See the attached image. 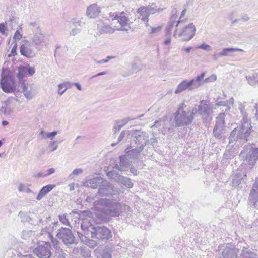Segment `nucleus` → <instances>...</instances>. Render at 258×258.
I'll list each match as a JSON object with an SVG mask.
<instances>
[{"label":"nucleus","mask_w":258,"mask_h":258,"mask_svg":"<svg viewBox=\"0 0 258 258\" xmlns=\"http://www.w3.org/2000/svg\"><path fill=\"white\" fill-rule=\"evenodd\" d=\"M245 177L246 174L244 171L238 170L233 177L232 182V187L235 188L237 187L243 181L244 178Z\"/></svg>","instance_id":"23"},{"label":"nucleus","mask_w":258,"mask_h":258,"mask_svg":"<svg viewBox=\"0 0 258 258\" xmlns=\"http://www.w3.org/2000/svg\"><path fill=\"white\" fill-rule=\"evenodd\" d=\"M195 49H201L208 51L211 50V47L209 45L205 43H203L200 45L197 46L195 47Z\"/></svg>","instance_id":"46"},{"label":"nucleus","mask_w":258,"mask_h":258,"mask_svg":"<svg viewBox=\"0 0 258 258\" xmlns=\"http://www.w3.org/2000/svg\"><path fill=\"white\" fill-rule=\"evenodd\" d=\"M66 214L59 215V220L63 225L70 227V222L68 219L66 218Z\"/></svg>","instance_id":"45"},{"label":"nucleus","mask_w":258,"mask_h":258,"mask_svg":"<svg viewBox=\"0 0 258 258\" xmlns=\"http://www.w3.org/2000/svg\"><path fill=\"white\" fill-rule=\"evenodd\" d=\"M55 171V170L54 168H49L46 171V175L47 176L53 174Z\"/></svg>","instance_id":"63"},{"label":"nucleus","mask_w":258,"mask_h":258,"mask_svg":"<svg viewBox=\"0 0 258 258\" xmlns=\"http://www.w3.org/2000/svg\"><path fill=\"white\" fill-rule=\"evenodd\" d=\"M250 19V18L247 14H243L241 17V20L243 21H247Z\"/></svg>","instance_id":"64"},{"label":"nucleus","mask_w":258,"mask_h":258,"mask_svg":"<svg viewBox=\"0 0 258 258\" xmlns=\"http://www.w3.org/2000/svg\"><path fill=\"white\" fill-rule=\"evenodd\" d=\"M225 113H221L216 117V122L213 130L215 137L221 139L222 135L224 133L225 129Z\"/></svg>","instance_id":"13"},{"label":"nucleus","mask_w":258,"mask_h":258,"mask_svg":"<svg viewBox=\"0 0 258 258\" xmlns=\"http://www.w3.org/2000/svg\"><path fill=\"white\" fill-rule=\"evenodd\" d=\"M57 134V131H53L52 132H45L42 130L40 132V135L43 139L50 138L53 139Z\"/></svg>","instance_id":"41"},{"label":"nucleus","mask_w":258,"mask_h":258,"mask_svg":"<svg viewBox=\"0 0 258 258\" xmlns=\"http://www.w3.org/2000/svg\"><path fill=\"white\" fill-rule=\"evenodd\" d=\"M26 73L30 76H32L34 74L35 71L34 68L30 67L29 65L24 66Z\"/></svg>","instance_id":"49"},{"label":"nucleus","mask_w":258,"mask_h":258,"mask_svg":"<svg viewBox=\"0 0 258 258\" xmlns=\"http://www.w3.org/2000/svg\"><path fill=\"white\" fill-rule=\"evenodd\" d=\"M19 87L20 88L21 91L23 93L25 97L28 100H30L33 98V95L32 94L31 90H28L27 85L24 82L19 84Z\"/></svg>","instance_id":"29"},{"label":"nucleus","mask_w":258,"mask_h":258,"mask_svg":"<svg viewBox=\"0 0 258 258\" xmlns=\"http://www.w3.org/2000/svg\"><path fill=\"white\" fill-rule=\"evenodd\" d=\"M252 131L251 122L247 117L242 118L241 125L235 128L231 133L229 136L230 143L236 140L245 143L247 141V137L250 135Z\"/></svg>","instance_id":"3"},{"label":"nucleus","mask_w":258,"mask_h":258,"mask_svg":"<svg viewBox=\"0 0 258 258\" xmlns=\"http://www.w3.org/2000/svg\"><path fill=\"white\" fill-rule=\"evenodd\" d=\"M7 30V24L6 23H2L0 24V33L2 35H5L6 34V31Z\"/></svg>","instance_id":"51"},{"label":"nucleus","mask_w":258,"mask_h":258,"mask_svg":"<svg viewBox=\"0 0 258 258\" xmlns=\"http://www.w3.org/2000/svg\"><path fill=\"white\" fill-rule=\"evenodd\" d=\"M163 10V8H157L155 3H152L147 6H142L137 10V13L140 15V17L142 21L146 23V26H148L149 21V16L151 14H154L156 13H160Z\"/></svg>","instance_id":"9"},{"label":"nucleus","mask_w":258,"mask_h":258,"mask_svg":"<svg viewBox=\"0 0 258 258\" xmlns=\"http://www.w3.org/2000/svg\"><path fill=\"white\" fill-rule=\"evenodd\" d=\"M232 142L229 143L223 155L224 158L226 159H231L235 155V150L233 148V145H230Z\"/></svg>","instance_id":"30"},{"label":"nucleus","mask_w":258,"mask_h":258,"mask_svg":"<svg viewBox=\"0 0 258 258\" xmlns=\"http://www.w3.org/2000/svg\"><path fill=\"white\" fill-rule=\"evenodd\" d=\"M186 105L184 102L179 104L178 110L175 113V122L177 126H187L191 124L194 119L196 108L186 111Z\"/></svg>","instance_id":"4"},{"label":"nucleus","mask_w":258,"mask_h":258,"mask_svg":"<svg viewBox=\"0 0 258 258\" xmlns=\"http://www.w3.org/2000/svg\"><path fill=\"white\" fill-rule=\"evenodd\" d=\"M127 160V159L125 156H120L119 164H116L114 168L121 171L127 170L129 166V164Z\"/></svg>","instance_id":"27"},{"label":"nucleus","mask_w":258,"mask_h":258,"mask_svg":"<svg viewBox=\"0 0 258 258\" xmlns=\"http://www.w3.org/2000/svg\"><path fill=\"white\" fill-rule=\"evenodd\" d=\"M83 23L81 19H79L78 18H73L69 22V25L71 26L75 27H79L81 28L82 26Z\"/></svg>","instance_id":"42"},{"label":"nucleus","mask_w":258,"mask_h":258,"mask_svg":"<svg viewBox=\"0 0 258 258\" xmlns=\"http://www.w3.org/2000/svg\"><path fill=\"white\" fill-rule=\"evenodd\" d=\"M67 84H71V82H64L58 85V94L59 95L61 96L69 88Z\"/></svg>","instance_id":"38"},{"label":"nucleus","mask_w":258,"mask_h":258,"mask_svg":"<svg viewBox=\"0 0 258 258\" xmlns=\"http://www.w3.org/2000/svg\"><path fill=\"white\" fill-rule=\"evenodd\" d=\"M0 86L3 91L10 93L18 90L14 81V78L11 75H4L0 82Z\"/></svg>","instance_id":"11"},{"label":"nucleus","mask_w":258,"mask_h":258,"mask_svg":"<svg viewBox=\"0 0 258 258\" xmlns=\"http://www.w3.org/2000/svg\"><path fill=\"white\" fill-rule=\"evenodd\" d=\"M134 118L127 117L121 120H116L113 126V130L114 134L117 133L125 125L130 121L134 120Z\"/></svg>","instance_id":"26"},{"label":"nucleus","mask_w":258,"mask_h":258,"mask_svg":"<svg viewBox=\"0 0 258 258\" xmlns=\"http://www.w3.org/2000/svg\"><path fill=\"white\" fill-rule=\"evenodd\" d=\"M113 57H111V56H107L106 59H102V60H99L97 62V63H98L99 64H103L104 63L107 62L110 59H111Z\"/></svg>","instance_id":"62"},{"label":"nucleus","mask_w":258,"mask_h":258,"mask_svg":"<svg viewBox=\"0 0 258 258\" xmlns=\"http://www.w3.org/2000/svg\"><path fill=\"white\" fill-rule=\"evenodd\" d=\"M81 28L79 27H73V29L70 32V35L75 36L79 34L81 31Z\"/></svg>","instance_id":"50"},{"label":"nucleus","mask_w":258,"mask_h":258,"mask_svg":"<svg viewBox=\"0 0 258 258\" xmlns=\"http://www.w3.org/2000/svg\"><path fill=\"white\" fill-rule=\"evenodd\" d=\"M49 36L42 32L41 30L34 33L31 38L32 46L38 51L47 47L49 44Z\"/></svg>","instance_id":"8"},{"label":"nucleus","mask_w":258,"mask_h":258,"mask_svg":"<svg viewBox=\"0 0 258 258\" xmlns=\"http://www.w3.org/2000/svg\"><path fill=\"white\" fill-rule=\"evenodd\" d=\"M117 183H121L128 188H131L133 187V183L131 179L122 175L117 179Z\"/></svg>","instance_id":"33"},{"label":"nucleus","mask_w":258,"mask_h":258,"mask_svg":"<svg viewBox=\"0 0 258 258\" xmlns=\"http://www.w3.org/2000/svg\"><path fill=\"white\" fill-rule=\"evenodd\" d=\"M116 20H117L122 27V28H116V30L127 31L131 28L130 27L128 26V18L126 17V14L124 12H122L116 15L114 18L112 19V21Z\"/></svg>","instance_id":"18"},{"label":"nucleus","mask_w":258,"mask_h":258,"mask_svg":"<svg viewBox=\"0 0 258 258\" xmlns=\"http://www.w3.org/2000/svg\"><path fill=\"white\" fill-rule=\"evenodd\" d=\"M131 136L134 138V141L139 146L144 148L149 141V135L145 131L141 130H132Z\"/></svg>","instance_id":"12"},{"label":"nucleus","mask_w":258,"mask_h":258,"mask_svg":"<svg viewBox=\"0 0 258 258\" xmlns=\"http://www.w3.org/2000/svg\"><path fill=\"white\" fill-rule=\"evenodd\" d=\"M96 196H97V195L88 196L86 199V201L88 203H91V202H92L93 201L94 202V201H96L95 200V198H96ZM93 209L94 211V207L93 208Z\"/></svg>","instance_id":"56"},{"label":"nucleus","mask_w":258,"mask_h":258,"mask_svg":"<svg viewBox=\"0 0 258 258\" xmlns=\"http://www.w3.org/2000/svg\"><path fill=\"white\" fill-rule=\"evenodd\" d=\"M83 172V170L82 168L75 169L72 171V173L69 175V177H71L72 175H78L79 174L82 173Z\"/></svg>","instance_id":"55"},{"label":"nucleus","mask_w":258,"mask_h":258,"mask_svg":"<svg viewBox=\"0 0 258 258\" xmlns=\"http://www.w3.org/2000/svg\"><path fill=\"white\" fill-rule=\"evenodd\" d=\"M113 246L107 245L104 247H98L94 250L97 258H112Z\"/></svg>","instance_id":"16"},{"label":"nucleus","mask_w":258,"mask_h":258,"mask_svg":"<svg viewBox=\"0 0 258 258\" xmlns=\"http://www.w3.org/2000/svg\"><path fill=\"white\" fill-rule=\"evenodd\" d=\"M57 236L67 245L75 242V238L69 229L61 228L58 230Z\"/></svg>","instance_id":"14"},{"label":"nucleus","mask_w":258,"mask_h":258,"mask_svg":"<svg viewBox=\"0 0 258 258\" xmlns=\"http://www.w3.org/2000/svg\"><path fill=\"white\" fill-rule=\"evenodd\" d=\"M101 12L100 7L96 4H93L87 8L86 15L90 18H95Z\"/></svg>","instance_id":"21"},{"label":"nucleus","mask_w":258,"mask_h":258,"mask_svg":"<svg viewBox=\"0 0 258 258\" xmlns=\"http://www.w3.org/2000/svg\"><path fill=\"white\" fill-rule=\"evenodd\" d=\"M57 144L56 141H51L49 144L48 148L51 152L56 150L57 148Z\"/></svg>","instance_id":"48"},{"label":"nucleus","mask_w":258,"mask_h":258,"mask_svg":"<svg viewBox=\"0 0 258 258\" xmlns=\"http://www.w3.org/2000/svg\"><path fill=\"white\" fill-rule=\"evenodd\" d=\"M18 73L17 74V77L19 80V84L24 82L25 83V80H23V78L26 76L27 73L26 72L25 68L24 66L20 67L18 69Z\"/></svg>","instance_id":"36"},{"label":"nucleus","mask_w":258,"mask_h":258,"mask_svg":"<svg viewBox=\"0 0 258 258\" xmlns=\"http://www.w3.org/2000/svg\"><path fill=\"white\" fill-rule=\"evenodd\" d=\"M103 179L101 177H96L86 180L84 182L83 184L84 186L96 189L97 188L99 184H101L103 181Z\"/></svg>","instance_id":"24"},{"label":"nucleus","mask_w":258,"mask_h":258,"mask_svg":"<svg viewBox=\"0 0 258 258\" xmlns=\"http://www.w3.org/2000/svg\"><path fill=\"white\" fill-rule=\"evenodd\" d=\"M107 176L109 178L114 180L116 182H117V179L121 176L117 172L114 170L108 172Z\"/></svg>","instance_id":"43"},{"label":"nucleus","mask_w":258,"mask_h":258,"mask_svg":"<svg viewBox=\"0 0 258 258\" xmlns=\"http://www.w3.org/2000/svg\"><path fill=\"white\" fill-rule=\"evenodd\" d=\"M249 203L255 208L258 203V178L253 183L248 198Z\"/></svg>","instance_id":"19"},{"label":"nucleus","mask_w":258,"mask_h":258,"mask_svg":"<svg viewBox=\"0 0 258 258\" xmlns=\"http://www.w3.org/2000/svg\"><path fill=\"white\" fill-rule=\"evenodd\" d=\"M246 78L250 85H255L258 83V73L251 76H246Z\"/></svg>","instance_id":"39"},{"label":"nucleus","mask_w":258,"mask_h":258,"mask_svg":"<svg viewBox=\"0 0 258 258\" xmlns=\"http://www.w3.org/2000/svg\"><path fill=\"white\" fill-rule=\"evenodd\" d=\"M242 52L243 50L237 48H225L221 51V55L223 56H231L235 52Z\"/></svg>","instance_id":"32"},{"label":"nucleus","mask_w":258,"mask_h":258,"mask_svg":"<svg viewBox=\"0 0 258 258\" xmlns=\"http://www.w3.org/2000/svg\"><path fill=\"white\" fill-rule=\"evenodd\" d=\"M205 76V73H203L200 75L198 76L195 79L190 81L184 80L178 84L175 90V93L179 94L187 89L189 91H192L197 89L203 84V78Z\"/></svg>","instance_id":"6"},{"label":"nucleus","mask_w":258,"mask_h":258,"mask_svg":"<svg viewBox=\"0 0 258 258\" xmlns=\"http://www.w3.org/2000/svg\"><path fill=\"white\" fill-rule=\"evenodd\" d=\"M165 124V120H162L160 119L159 120H157L155 122L153 125L151 126V127H155L156 128H159L161 126H163Z\"/></svg>","instance_id":"52"},{"label":"nucleus","mask_w":258,"mask_h":258,"mask_svg":"<svg viewBox=\"0 0 258 258\" xmlns=\"http://www.w3.org/2000/svg\"><path fill=\"white\" fill-rule=\"evenodd\" d=\"M94 213L101 220L108 217H117L123 212L131 211L127 205L107 198H100L94 202Z\"/></svg>","instance_id":"1"},{"label":"nucleus","mask_w":258,"mask_h":258,"mask_svg":"<svg viewBox=\"0 0 258 258\" xmlns=\"http://www.w3.org/2000/svg\"><path fill=\"white\" fill-rule=\"evenodd\" d=\"M98 244V243L95 242L94 240H89L88 242L86 244V245H88L89 247L91 248H94L96 247Z\"/></svg>","instance_id":"59"},{"label":"nucleus","mask_w":258,"mask_h":258,"mask_svg":"<svg viewBox=\"0 0 258 258\" xmlns=\"http://www.w3.org/2000/svg\"><path fill=\"white\" fill-rule=\"evenodd\" d=\"M151 31L150 32V33H151V34L156 33H158L161 31V30L162 29V26H159L156 27H151Z\"/></svg>","instance_id":"58"},{"label":"nucleus","mask_w":258,"mask_h":258,"mask_svg":"<svg viewBox=\"0 0 258 258\" xmlns=\"http://www.w3.org/2000/svg\"><path fill=\"white\" fill-rule=\"evenodd\" d=\"M41 235L44 236L45 238H47L50 239L54 245H56L58 241L54 240L52 235L49 232L47 231L45 229H43L41 232Z\"/></svg>","instance_id":"40"},{"label":"nucleus","mask_w":258,"mask_h":258,"mask_svg":"<svg viewBox=\"0 0 258 258\" xmlns=\"http://www.w3.org/2000/svg\"><path fill=\"white\" fill-rule=\"evenodd\" d=\"M116 29L113 28L108 25L103 24L100 27V30L101 33L112 34Z\"/></svg>","instance_id":"35"},{"label":"nucleus","mask_w":258,"mask_h":258,"mask_svg":"<svg viewBox=\"0 0 258 258\" xmlns=\"http://www.w3.org/2000/svg\"><path fill=\"white\" fill-rule=\"evenodd\" d=\"M143 149L144 148H143L142 146H139L133 149H130L129 148H127L125 149V151L127 156L131 157V156H137Z\"/></svg>","instance_id":"31"},{"label":"nucleus","mask_w":258,"mask_h":258,"mask_svg":"<svg viewBox=\"0 0 258 258\" xmlns=\"http://www.w3.org/2000/svg\"><path fill=\"white\" fill-rule=\"evenodd\" d=\"M30 184L20 183L18 186V190L20 192L27 194L32 193V191L30 188Z\"/></svg>","instance_id":"37"},{"label":"nucleus","mask_w":258,"mask_h":258,"mask_svg":"<svg viewBox=\"0 0 258 258\" xmlns=\"http://www.w3.org/2000/svg\"><path fill=\"white\" fill-rule=\"evenodd\" d=\"M51 246L48 241L39 245L34 250V252L40 258H49L51 255Z\"/></svg>","instance_id":"15"},{"label":"nucleus","mask_w":258,"mask_h":258,"mask_svg":"<svg viewBox=\"0 0 258 258\" xmlns=\"http://www.w3.org/2000/svg\"><path fill=\"white\" fill-rule=\"evenodd\" d=\"M113 186L106 180H104L99 185L98 194L101 196H109L111 195Z\"/></svg>","instance_id":"20"},{"label":"nucleus","mask_w":258,"mask_h":258,"mask_svg":"<svg viewBox=\"0 0 258 258\" xmlns=\"http://www.w3.org/2000/svg\"><path fill=\"white\" fill-rule=\"evenodd\" d=\"M35 178H40V177H46V173H44L42 172H39L38 173H36L33 175Z\"/></svg>","instance_id":"60"},{"label":"nucleus","mask_w":258,"mask_h":258,"mask_svg":"<svg viewBox=\"0 0 258 258\" xmlns=\"http://www.w3.org/2000/svg\"><path fill=\"white\" fill-rule=\"evenodd\" d=\"M214 105L209 101L202 100L196 109V113L200 116L201 119L205 123L210 122L212 119V114L213 113Z\"/></svg>","instance_id":"5"},{"label":"nucleus","mask_w":258,"mask_h":258,"mask_svg":"<svg viewBox=\"0 0 258 258\" xmlns=\"http://www.w3.org/2000/svg\"><path fill=\"white\" fill-rule=\"evenodd\" d=\"M131 135H132V131H130V130L122 131L120 133V134L118 138L117 143L120 142L124 138V137H125V135L130 136Z\"/></svg>","instance_id":"44"},{"label":"nucleus","mask_w":258,"mask_h":258,"mask_svg":"<svg viewBox=\"0 0 258 258\" xmlns=\"http://www.w3.org/2000/svg\"><path fill=\"white\" fill-rule=\"evenodd\" d=\"M239 109L240 110L241 113L243 116V118L247 117V113L245 110L244 106L241 103H240L239 104Z\"/></svg>","instance_id":"54"},{"label":"nucleus","mask_w":258,"mask_h":258,"mask_svg":"<svg viewBox=\"0 0 258 258\" xmlns=\"http://www.w3.org/2000/svg\"><path fill=\"white\" fill-rule=\"evenodd\" d=\"M177 18V15H173L170 19V21L168 22L166 27V35H170L171 34V31L172 30L173 27L175 25V27H176V29L177 28V27L182 21L180 20L176 21V19Z\"/></svg>","instance_id":"22"},{"label":"nucleus","mask_w":258,"mask_h":258,"mask_svg":"<svg viewBox=\"0 0 258 258\" xmlns=\"http://www.w3.org/2000/svg\"><path fill=\"white\" fill-rule=\"evenodd\" d=\"M217 79V76L215 74H212L210 77L206 78L205 80L203 79V83H209V82H213L215 81Z\"/></svg>","instance_id":"47"},{"label":"nucleus","mask_w":258,"mask_h":258,"mask_svg":"<svg viewBox=\"0 0 258 258\" xmlns=\"http://www.w3.org/2000/svg\"><path fill=\"white\" fill-rule=\"evenodd\" d=\"M78 236L79 237L82 242L86 244L88 242L89 239L88 238L86 235H84L83 234H81L79 232H78Z\"/></svg>","instance_id":"53"},{"label":"nucleus","mask_w":258,"mask_h":258,"mask_svg":"<svg viewBox=\"0 0 258 258\" xmlns=\"http://www.w3.org/2000/svg\"><path fill=\"white\" fill-rule=\"evenodd\" d=\"M218 99H221L220 97H217L216 99V103L215 105L217 106H225V105H227V104L225 103V101H218Z\"/></svg>","instance_id":"61"},{"label":"nucleus","mask_w":258,"mask_h":258,"mask_svg":"<svg viewBox=\"0 0 258 258\" xmlns=\"http://www.w3.org/2000/svg\"><path fill=\"white\" fill-rule=\"evenodd\" d=\"M22 38V35L21 34L19 30H17L15 34L14 35L13 38L15 40H20Z\"/></svg>","instance_id":"57"},{"label":"nucleus","mask_w":258,"mask_h":258,"mask_svg":"<svg viewBox=\"0 0 258 258\" xmlns=\"http://www.w3.org/2000/svg\"><path fill=\"white\" fill-rule=\"evenodd\" d=\"M226 246L222 252V255L223 258H236L237 251L234 247H232V245Z\"/></svg>","instance_id":"25"},{"label":"nucleus","mask_w":258,"mask_h":258,"mask_svg":"<svg viewBox=\"0 0 258 258\" xmlns=\"http://www.w3.org/2000/svg\"><path fill=\"white\" fill-rule=\"evenodd\" d=\"M55 187V185L54 184H48L42 187L40 190L38 195L37 196L36 199L37 200H40L46 195H47L48 193L51 191Z\"/></svg>","instance_id":"28"},{"label":"nucleus","mask_w":258,"mask_h":258,"mask_svg":"<svg viewBox=\"0 0 258 258\" xmlns=\"http://www.w3.org/2000/svg\"><path fill=\"white\" fill-rule=\"evenodd\" d=\"M240 255L242 258H256V253L250 251L245 246H243Z\"/></svg>","instance_id":"34"},{"label":"nucleus","mask_w":258,"mask_h":258,"mask_svg":"<svg viewBox=\"0 0 258 258\" xmlns=\"http://www.w3.org/2000/svg\"><path fill=\"white\" fill-rule=\"evenodd\" d=\"M82 219L81 228L87 236L93 239L107 240L112 237L110 231L105 226H95L92 224V213L90 210H84L80 215Z\"/></svg>","instance_id":"2"},{"label":"nucleus","mask_w":258,"mask_h":258,"mask_svg":"<svg viewBox=\"0 0 258 258\" xmlns=\"http://www.w3.org/2000/svg\"><path fill=\"white\" fill-rule=\"evenodd\" d=\"M239 156L249 166L252 167L258 160V148L253 147L251 145H246Z\"/></svg>","instance_id":"7"},{"label":"nucleus","mask_w":258,"mask_h":258,"mask_svg":"<svg viewBox=\"0 0 258 258\" xmlns=\"http://www.w3.org/2000/svg\"><path fill=\"white\" fill-rule=\"evenodd\" d=\"M196 30L195 25L191 23L182 29H176L174 32L173 36L175 37L178 35L179 37L182 38L183 41H188L194 36Z\"/></svg>","instance_id":"10"},{"label":"nucleus","mask_w":258,"mask_h":258,"mask_svg":"<svg viewBox=\"0 0 258 258\" xmlns=\"http://www.w3.org/2000/svg\"><path fill=\"white\" fill-rule=\"evenodd\" d=\"M32 46L28 40L22 41L20 47L21 54L28 58L34 57L35 53Z\"/></svg>","instance_id":"17"}]
</instances>
